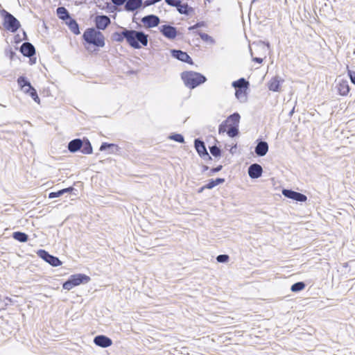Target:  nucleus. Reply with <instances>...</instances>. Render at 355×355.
I'll return each instance as SVG.
<instances>
[{
    "instance_id": "f257e3e1",
    "label": "nucleus",
    "mask_w": 355,
    "mask_h": 355,
    "mask_svg": "<svg viewBox=\"0 0 355 355\" xmlns=\"http://www.w3.org/2000/svg\"><path fill=\"white\" fill-rule=\"evenodd\" d=\"M123 35L128 44L134 49H140L148 44V35L142 31L125 29Z\"/></svg>"
},
{
    "instance_id": "f03ea898",
    "label": "nucleus",
    "mask_w": 355,
    "mask_h": 355,
    "mask_svg": "<svg viewBox=\"0 0 355 355\" xmlns=\"http://www.w3.org/2000/svg\"><path fill=\"white\" fill-rule=\"evenodd\" d=\"M181 77L184 81V85L190 89H194L207 80L205 76L200 73L194 71L183 72L181 75Z\"/></svg>"
},
{
    "instance_id": "7ed1b4c3",
    "label": "nucleus",
    "mask_w": 355,
    "mask_h": 355,
    "mask_svg": "<svg viewBox=\"0 0 355 355\" xmlns=\"http://www.w3.org/2000/svg\"><path fill=\"white\" fill-rule=\"evenodd\" d=\"M83 38L87 43L98 47L105 46V37L103 33L94 28L87 29L83 34Z\"/></svg>"
},
{
    "instance_id": "20e7f679",
    "label": "nucleus",
    "mask_w": 355,
    "mask_h": 355,
    "mask_svg": "<svg viewBox=\"0 0 355 355\" xmlns=\"http://www.w3.org/2000/svg\"><path fill=\"white\" fill-rule=\"evenodd\" d=\"M2 13L4 16V27L12 33L17 31L20 26L19 21L12 15L4 10Z\"/></svg>"
},
{
    "instance_id": "39448f33",
    "label": "nucleus",
    "mask_w": 355,
    "mask_h": 355,
    "mask_svg": "<svg viewBox=\"0 0 355 355\" xmlns=\"http://www.w3.org/2000/svg\"><path fill=\"white\" fill-rule=\"evenodd\" d=\"M40 257L44 259L46 262L49 263L52 266H59L62 264L61 261L56 257L49 254L44 250H40L37 252Z\"/></svg>"
},
{
    "instance_id": "423d86ee",
    "label": "nucleus",
    "mask_w": 355,
    "mask_h": 355,
    "mask_svg": "<svg viewBox=\"0 0 355 355\" xmlns=\"http://www.w3.org/2000/svg\"><path fill=\"white\" fill-rule=\"evenodd\" d=\"M282 194L288 198H291L298 202H305L307 199L305 195L289 189H283Z\"/></svg>"
},
{
    "instance_id": "0eeeda50",
    "label": "nucleus",
    "mask_w": 355,
    "mask_h": 355,
    "mask_svg": "<svg viewBox=\"0 0 355 355\" xmlns=\"http://www.w3.org/2000/svg\"><path fill=\"white\" fill-rule=\"evenodd\" d=\"M159 31L164 37L169 40H173L177 35V30L170 25H162L159 26Z\"/></svg>"
},
{
    "instance_id": "6e6552de",
    "label": "nucleus",
    "mask_w": 355,
    "mask_h": 355,
    "mask_svg": "<svg viewBox=\"0 0 355 355\" xmlns=\"http://www.w3.org/2000/svg\"><path fill=\"white\" fill-rule=\"evenodd\" d=\"M141 21L147 28H153L159 24V18L156 15H149L144 17Z\"/></svg>"
},
{
    "instance_id": "1a4fd4ad",
    "label": "nucleus",
    "mask_w": 355,
    "mask_h": 355,
    "mask_svg": "<svg viewBox=\"0 0 355 355\" xmlns=\"http://www.w3.org/2000/svg\"><path fill=\"white\" fill-rule=\"evenodd\" d=\"M110 22V19L106 15H97L95 17L96 26L98 30H105Z\"/></svg>"
},
{
    "instance_id": "9d476101",
    "label": "nucleus",
    "mask_w": 355,
    "mask_h": 355,
    "mask_svg": "<svg viewBox=\"0 0 355 355\" xmlns=\"http://www.w3.org/2000/svg\"><path fill=\"white\" fill-rule=\"evenodd\" d=\"M94 343L97 346L105 348L112 345V340L103 335H99L94 338Z\"/></svg>"
},
{
    "instance_id": "9b49d317",
    "label": "nucleus",
    "mask_w": 355,
    "mask_h": 355,
    "mask_svg": "<svg viewBox=\"0 0 355 355\" xmlns=\"http://www.w3.org/2000/svg\"><path fill=\"white\" fill-rule=\"evenodd\" d=\"M248 172L251 178L256 179L261 176L263 168L261 165L253 164L249 166Z\"/></svg>"
},
{
    "instance_id": "f8f14e48",
    "label": "nucleus",
    "mask_w": 355,
    "mask_h": 355,
    "mask_svg": "<svg viewBox=\"0 0 355 355\" xmlns=\"http://www.w3.org/2000/svg\"><path fill=\"white\" fill-rule=\"evenodd\" d=\"M194 146L197 152L201 157H207L209 159H211V157L208 154L205 143L202 141H200L198 139H196L194 141Z\"/></svg>"
},
{
    "instance_id": "ddd939ff",
    "label": "nucleus",
    "mask_w": 355,
    "mask_h": 355,
    "mask_svg": "<svg viewBox=\"0 0 355 355\" xmlns=\"http://www.w3.org/2000/svg\"><path fill=\"white\" fill-rule=\"evenodd\" d=\"M69 279L75 286H78L83 283H87L90 280L89 277L84 274L73 275L70 276Z\"/></svg>"
},
{
    "instance_id": "4468645a",
    "label": "nucleus",
    "mask_w": 355,
    "mask_h": 355,
    "mask_svg": "<svg viewBox=\"0 0 355 355\" xmlns=\"http://www.w3.org/2000/svg\"><path fill=\"white\" fill-rule=\"evenodd\" d=\"M338 92L341 96H346L349 92V86L347 80H339L336 84Z\"/></svg>"
},
{
    "instance_id": "2eb2a0df",
    "label": "nucleus",
    "mask_w": 355,
    "mask_h": 355,
    "mask_svg": "<svg viewBox=\"0 0 355 355\" xmlns=\"http://www.w3.org/2000/svg\"><path fill=\"white\" fill-rule=\"evenodd\" d=\"M171 55L173 57L182 62L187 63H191L192 62L190 56L186 52L182 51L180 50H171Z\"/></svg>"
},
{
    "instance_id": "dca6fc26",
    "label": "nucleus",
    "mask_w": 355,
    "mask_h": 355,
    "mask_svg": "<svg viewBox=\"0 0 355 355\" xmlns=\"http://www.w3.org/2000/svg\"><path fill=\"white\" fill-rule=\"evenodd\" d=\"M21 53L26 57H31L35 53V49L33 45L29 42H24L20 48Z\"/></svg>"
},
{
    "instance_id": "f3484780",
    "label": "nucleus",
    "mask_w": 355,
    "mask_h": 355,
    "mask_svg": "<svg viewBox=\"0 0 355 355\" xmlns=\"http://www.w3.org/2000/svg\"><path fill=\"white\" fill-rule=\"evenodd\" d=\"M268 151V144L266 141H260L258 142L255 147V153L260 157H263L266 155Z\"/></svg>"
},
{
    "instance_id": "a211bd4d",
    "label": "nucleus",
    "mask_w": 355,
    "mask_h": 355,
    "mask_svg": "<svg viewBox=\"0 0 355 355\" xmlns=\"http://www.w3.org/2000/svg\"><path fill=\"white\" fill-rule=\"evenodd\" d=\"M240 118L239 114L236 112L228 116L225 121L228 127H239Z\"/></svg>"
},
{
    "instance_id": "6ab92c4d",
    "label": "nucleus",
    "mask_w": 355,
    "mask_h": 355,
    "mask_svg": "<svg viewBox=\"0 0 355 355\" xmlns=\"http://www.w3.org/2000/svg\"><path fill=\"white\" fill-rule=\"evenodd\" d=\"M142 0H127L125 8L127 11H134L142 5Z\"/></svg>"
},
{
    "instance_id": "aec40b11",
    "label": "nucleus",
    "mask_w": 355,
    "mask_h": 355,
    "mask_svg": "<svg viewBox=\"0 0 355 355\" xmlns=\"http://www.w3.org/2000/svg\"><path fill=\"white\" fill-rule=\"evenodd\" d=\"M282 82L283 80L279 76L272 78L268 83L269 89L272 92H279L280 83Z\"/></svg>"
},
{
    "instance_id": "412c9836",
    "label": "nucleus",
    "mask_w": 355,
    "mask_h": 355,
    "mask_svg": "<svg viewBox=\"0 0 355 355\" xmlns=\"http://www.w3.org/2000/svg\"><path fill=\"white\" fill-rule=\"evenodd\" d=\"M83 146V141L80 139L71 140L68 144V149L71 153H75L80 150Z\"/></svg>"
},
{
    "instance_id": "4be33fe9",
    "label": "nucleus",
    "mask_w": 355,
    "mask_h": 355,
    "mask_svg": "<svg viewBox=\"0 0 355 355\" xmlns=\"http://www.w3.org/2000/svg\"><path fill=\"white\" fill-rule=\"evenodd\" d=\"M17 83L18 85L20 86L21 90L26 93V94H29V92H31V89H29V87H32L30 82L28 81L25 77L24 76H20L18 79H17Z\"/></svg>"
},
{
    "instance_id": "5701e85b",
    "label": "nucleus",
    "mask_w": 355,
    "mask_h": 355,
    "mask_svg": "<svg viewBox=\"0 0 355 355\" xmlns=\"http://www.w3.org/2000/svg\"><path fill=\"white\" fill-rule=\"evenodd\" d=\"M232 85L236 89H247L249 83L245 78H241L236 81H234Z\"/></svg>"
},
{
    "instance_id": "b1692460",
    "label": "nucleus",
    "mask_w": 355,
    "mask_h": 355,
    "mask_svg": "<svg viewBox=\"0 0 355 355\" xmlns=\"http://www.w3.org/2000/svg\"><path fill=\"white\" fill-rule=\"evenodd\" d=\"M225 182L223 178H216V180H211L208 184L202 187L199 192L202 191L205 189H211L217 185L222 184Z\"/></svg>"
},
{
    "instance_id": "393cba45",
    "label": "nucleus",
    "mask_w": 355,
    "mask_h": 355,
    "mask_svg": "<svg viewBox=\"0 0 355 355\" xmlns=\"http://www.w3.org/2000/svg\"><path fill=\"white\" fill-rule=\"evenodd\" d=\"M247 89H236L235 96L236 98L241 103H245L247 101L248 95H247Z\"/></svg>"
},
{
    "instance_id": "a878e982",
    "label": "nucleus",
    "mask_w": 355,
    "mask_h": 355,
    "mask_svg": "<svg viewBox=\"0 0 355 355\" xmlns=\"http://www.w3.org/2000/svg\"><path fill=\"white\" fill-rule=\"evenodd\" d=\"M67 24L71 32L76 35L80 34L78 24L74 19L69 18Z\"/></svg>"
},
{
    "instance_id": "bb28decb",
    "label": "nucleus",
    "mask_w": 355,
    "mask_h": 355,
    "mask_svg": "<svg viewBox=\"0 0 355 355\" xmlns=\"http://www.w3.org/2000/svg\"><path fill=\"white\" fill-rule=\"evenodd\" d=\"M72 190H73L72 187H69L67 189H61L57 192H51L49 193V198H58V197L61 196L62 195H63L65 193L71 192Z\"/></svg>"
},
{
    "instance_id": "cd10ccee",
    "label": "nucleus",
    "mask_w": 355,
    "mask_h": 355,
    "mask_svg": "<svg viewBox=\"0 0 355 355\" xmlns=\"http://www.w3.org/2000/svg\"><path fill=\"white\" fill-rule=\"evenodd\" d=\"M57 15L62 19H69V18H71L69 17V12L64 7H59L57 8Z\"/></svg>"
},
{
    "instance_id": "c85d7f7f",
    "label": "nucleus",
    "mask_w": 355,
    "mask_h": 355,
    "mask_svg": "<svg viewBox=\"0 0 355 355\" xmlns=\"http://www.w3.org/2000/svg\"><path fill=\"white\" fill-rule=\"evenodd\" d=\"M12 237L20 242H26L28 240V235L24 232H15L12 234Z\"/></svg>"
},
{
    "instance_id": "c756f323",
    "label": "nucleus",
    "mask_w": 355,
    "mask_h": 355,
    "mask_svg": "<svg viewBox=\"0 0 355 355\" xmlns=\"http://www.w3.org/2000/svg\"><path fill=\"white\" fill-rule=\"evenodd\" d=\"M198 35L204 42H206L211 44H215V40H214V38L209 36L208 34L202 32H198Z\"/></svg>"
},
{
    "instance_id": "7c9ffc66",
    "label": "nucleus",
    "mask_w": 355,
    "mask_h": 355,
    "mask_svg": "<svg viewBox=\"0 0 355 355\" xmlns=\"http://www.w3.org/2000/svg\"><path fill=\"white\" fill-rule=\"evenodd\" d=\"M82 153L84 154L92 153V147L90 142L87 140L86 142H83Z\"/></svg>"
},
{
    "instance_id": "2f4dec72",
    "label": "nucleus",
    "mask_w": 355,
    "mask_h": 355,
    "mask_svg": "<svg viewBox=\"0 0 355 355\" xmlns=\"http://www.w3.org/2000/svg\"><path fill=\"white\" fill-rule=\"evenodd\" d=\"M304 287H305L304 283L302 282H297V283H295L294 284H293L291 288V290L293 292H298V291L303 290L304 288Z\"/></svg>"
},
{
    "instance_id": "473e14b6",
    "label": "nucleus",
    "mask_w": 355,
    "mask_h": 355,
    "mask_svg": "<svg viewBox=\"0 0 355 355\" xmlns=\"http://www.w3.org/2000/svg\"><path fill=\"white\" fill-rule=\"evenodd\" d=\"M176 8L180 13L186 15L189 14V8L187 4H181L180 2Z\"/></svg>"
},
{
    "instance_id": "72a5a7b5",
    "label": "nucleus",
    "mask_w": 355,
    "mask_h": 355,
    "mask_svg": "<svg viewBox=\"0 0 355 355\" xmlns=\"http://www.w3.org/2000/svg\"><path fill=\"white\" fill-rule=\"evenodd\" d=\"M227 134L230 137H234L239 134V127H228Z\"/></svg>"
},
{
    "instance_id": "f704fd0d",
    "label": "nucleus",
    "mask_w": 355,
    "mask_h": 355,
    "mask_svg": "<svg viewBox=\"0 0 355 355\" xmlns=\"http://www.w3.org/2000/svg\"><path fill=\"white\" fill-rule=\"evenodd\" d=\"M125 28H123L121 33H114L113 34V37L114 40L119 42H121L123 41L124 39H125V37L123 35V34L125 33Z\"/></svg>"
},
{
    "instance_id": "c9c22d12",
    "label": "nucleus",
    "mask_w": 355,
    "mask_h": 355,
    "mask_svg": "<svg viewBox=\"0 0 355 355\" xmlns=\"http://www.w3.org/2000/svg\"><path fill=\"white\" fill-rule=\"evenodd\" d=\"M169 139L182 144L184 142V137L180 134L171 135L169 136Z\"/></svg>"
},
{
    "instance_id": "e433bc0d",
    "label": "nucleus",
    "mask_w": 355,
    "mask_h": 355,
    "mask_svg": "<svg viewBox=\"0 0 355 355\" xmlns=\"http://www.w3.org/2000/svg\"><path fill=\"white\" fill-rule=\"evenodd\" d=\"M113 148L117 149V146H116L113 144L103 143L100 147V150L103 151L107 149H113ZM113 151L114 150H112V152H113Z\"/></svg>"
},
{
    "instance_id": "4c0bfd02",
    "label": "nucleus",
    "mask_w": 355,
    "mask_h": 355,
    "mask_svg": "<svg viewBox=\"0 0 355 355\" xmlns=\"http://www.w3.org/2000/svg\"><path fill=\"white\" fill-rule=\"evenodd\" d=\"M31 89V92H29V95L31 96V98L34 100V101L37 103H40V98L37 96L36 90L33 87H29V89Z\"/></svg>"
},
{
    "instance_id": "58836bf2",
    "label": "nucleus",
    "mask_w": 355,
    "mask_h": 355,
    "mask_svg": "<svg viewBox=\"0 0 355 355\" xmlns=\"http://www.w3.org/2000/svg\"><path fill=\"white\" fill-rule=\"evenodd\" d=\"M31 89V92H29V95L31 96V98L34 100V101L37 103H40V98L37 96L36 90L33 87H29V89Z\"/></svg>"
},
{
    "instance_id": "ea45409f",
    "label": "nucleus",
    "mask_w": 355,
    "mask_h": 355,
    "mask_svg": "<svg viewBox=\"0 0 355 355\" xmlns=\"http://www.w3.org/2000/svg\"><path fill=\"white\" fill-rule=\"evenodd\" d=\"M210 153L214 157H218L220 155V150L216 146H213L210 148Z\"/></svg>"
},
{
    "instance_id": "a19ab883",
    "label": "nucleus",
    "mask_w": 355,
    "mask_h": 355,
    "mask_svg": "<svg viewBox=\"0 0 355 355\" xmlns=\"http://www.w3.org/2000/svg\"><path fill=\"white\" fill-rule=\"evenodd\" d=\"M62 287L64 289L69 291L72 289L73 287H75V286L73 285L71 279L69 278V279L63 284Z\"/></svg>"
},
{
    "instance_id": "79ce46f5",
    "label": "nucleus",
    "mask_w": 355,
    "mask_h": 355,
    "mask_svg": "<svg viewBox=\"0 0 355 355\" xmlns=\"http://www.w3.org/2000/svg\"><path fill=\"white\" fill-rule=\"evenodd\" d=\"M62 287L64 289L69 291L72 289L73 287H75V286L73 285L71 279L69 278V279L63 284Z\"/></svg>"
},
{
    "instance_id": "37998d69",
    "label": "nucleus",
    "mask_w": 355,
    "mask_h": 355,
    "mask_svg": "<svg viewBox=\"0 0 355 355\" xmlns=\"http://www.w3.org/2000/svg\"><path fill=\"white\" fill-rule=\"evenodd\" d=\"M216 260L219 263H226L229 260V256L227 254H220L217 256Z\"/></svg>"
},
{
    "instance_id": "c03bdc74",
    "label": "nucleus",
    "mask_w": 355,
    "mask_h": 355,
    "mask_svg": "<svg viewBox=\"0 0 355 355\" xmlns=\"http://www.w3.org/2000/svg\"><path fill=\"white\" fill-rule=\"evenodd\" d=\"M227 128H228V125H227V124H226V122L224 121L219 125V128H218L219 133L221 134V133H224V132H227Z\"/></svg>"
},
{
    "instance_id": "a18cd8bd",
    "label": "nucleus",
    "mask_w": 355,
    "mask_h": 355,
    "mask_svg": "<svg viewBox=\"0 0 355 355\" xmlns=\"http://www.w3.org/2000/svg\"><path fill=\"white\" fill-rule=\"evenodd\" d=\"M167 4L176 7L180 3V0H165Z\"/></svg>"
},
{
    "instance_id": "49530a36",
    "label": "nucleus",
    "mask_w": 355,
    "mask_h": 355,
    "mask_svg": "<svg viewBox=\"0 0 355 355\" xmlns=\"http://www.w3.org/2000/svg\"><path fill=\"white\" fill-rule=\"evenodd\" d=\"M205 26V22L202 21V22H198L197 24H196L195 25L192 26H190L189 28V31H191V30H194L197 28H200V27H202V26Z\"/></svg>"
},
{
    "instance_id": "de8ad7c7",
    "label": "nucleus",
    "mask_w": 355,
    "mask_h": 355,
    "mask_svg": "<svg viewBox=\"0 0 355 355\" xmlns=\"http://www.w3.org/2000/svg\"><path fill=\"white\" fill-rule=\"evenodd\" d=\"M348 75L351 80V82L355 85V71L352 70H348Z\"/></svg>"
},
{
    "instance_id": "09e8293b",
    "label": "nucleus",
    "mask_w": 355,
    "mask_h": 355,
    "mask_svg": "<svg viewBox=\"0 0 355 355\" xmlns=\"http://www.w3.org/2000/svg\"><path fill=\"white\" fill-rule=\"evenodd\" d=\"M127 0H112V2L116 6L123 5Z\"/></svg>"
},
{
    "instance_id": "8fccbe9b",
    "label": "nucleus",
    "mask_w": 355,
    "mask_h": 355,
    "mask_svg": "<svg viewBox=\"0 0 355 355\" xmlns=\"http://www.w3.org/2000/svg\"><path fill=\"white\" fill-rule=\"evenodd\" d=\"M222 167L223 166L221 165H220V166H217L216 168H211V174H214L215 173H217V172L220 171L222 169Z\"/></svg>"
},
{
    "instance_id": "3c124183",
    "label": "nucleus",
    "mask_w": 355,
    "mask_h": 355,
    "mask_svg": "<svg viewBox=\"0 0 355 355\" xmlns=\"http://www.w3.org/2000/svg\"><path fill=\"white\" fill-rule=\"evenodd\" d=\"M253 60L261 64L263 62V59L261 58H253Z\"/></svg>"
}]
</instances>
